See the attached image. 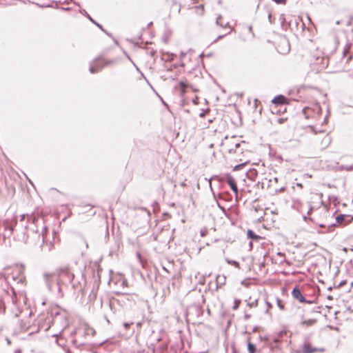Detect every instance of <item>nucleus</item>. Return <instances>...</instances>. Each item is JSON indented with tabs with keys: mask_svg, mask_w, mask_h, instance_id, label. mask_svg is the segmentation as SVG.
Returning a JSON list of instances; mask_svg holds the SVG:
<instances>
[{
	"mask_svg": "<svg viewBox=\"0 0 353 353\" xmlns=\"http://www.w3.org/2000/svg\"><path fill=\"white\" fill-rule=\"evenodd\" d=\"M39 217H38L35 213H32L31 215L28 214H21L20 219L18 220V216L14 215L11 218H6L3 221V227L4 232L3 236L4 239L9 238L13 233L14 231L19 232L21 233V237L19 236V240L26 243L28 241V235L26 234V231L28 228V224H35L38 221Z\"/></svg>",
	"mask_w": 353,
	"mask_h": 353,
	"instance_id": "obj_1",
	"label": "nucleus"
},
{
	"mask_svg": "<svg viewBox=\"0 0 353 353\" xmlns=\"http://www.w3.org/2000/svg\"><path fill=\"white\" fill-rule=\"evenodd\" d=\"M303 113L307 120H311L310 127L314 130L316 125L323 124L325 119L322 116V110L318 103H314L303 108Z\"/></svg>",
	"mask_w": 353,
	"mask_h": 353,
	"instance_id": "obj_2",
	"label": "nucleus"
},
{
	"mask_svg": "<svg viewBox=\"0 0 353 353\" xmlns=\"http://www.w3.org/2000/svg\"><path fill=\"white\" fill-rule=\"evenodd\" d=\"M221 152L226 153H236L240 147V141L236 137H225L221 145Z\"/></svg>",
	"mask_w": 353,
	"mask_h": 353,
	"instance_id": "obj_3",
	"label": "nucleus"
},
{
	"mask_svg": "<svg viewBox=\"0 0 353 353\" xmlns=\"http://www.w3.org/2000/svg\"><path fill=\"white\" fill-rule=\"evenodd\" d=\"M113 63L112 60L106 59L102 57H99L91 63L89 71L92 74H95L102 70L105 67L111 65Z\"/></svg>",
	"mask_w": 353,
	"mask_h": 353,
	"instance_id": "obj_4",
	"label": "nucleus"
},
{
	"mask_svg": "<svg viewBox=\"0 0 353 353\" xmlns=\"http://www.w3.org/2000/svg\"><path fill=\"white\" fill-rule=\"evenodd\" d=\"M57 274L59 283H71L74 277L68 266L60 268L57 270Z\"/></svg>",
	"mask_w": 353,
	"mask_h": 353,
	"instance_id": "obj_5",
	"label": "nucleus"
},
{
	"mask_svg": "<svg viewBox=\"0 0 353 353\" xmlns=\"http://www.w3.org/2000/svg\"><path fill=\"white\" fill-rule=\"evenodd\" d=\"M215 30L218 32L219 38H222L223 36L227 35L231 30L230 26L228 22H225L222 17H219L216 19V26Z\"/></svg>",
	"mask_w": 353,
	"mask_h": 353,
	"instance_id": "obj_6",
	"label": "nucleus"
},
{
	"mask_svg": "<svg viewBox=\"0 0 353 353\" xmlns=\"http://www.w3.org/2000/svg\"><path fill=\"white\" fill-rule=\"evenodd\" d=\"M309 61L312 69L316 70L317 72L325 69L328 64L327 59L324 56L321 55H319L317 61H314V59H310Z\"/></svg>",
	"mask_w": 353,
	"mask_h": 353,
	"instance_id": "obj_7",
	"label": "nucleus"
},
{
	"mask_svg": "<svg viewBox=\"0 0 353 353\" xmlns=\"http://www.w3.org/2000/svg\"><path fill=\"white\" fill-rule=\"evenodd\" d=\"M312 316L307 318L305 316L301 317L300 325L303 327H310L315 325L318 322V319L316 315L319 314V312L316 310L311 311Z\"/></svg>",
	"mask_w": 353,
	"mask_h": 353,
	"instance_id": "obj_8",
	"label": "nucleus"
},
{
	"mask_svg": "<svg viewBox=\"0 0 353 353\" xmlns=\"http://www.w3.org/2000/svg\"><path fill=\"white\" fill-rule=\"evenodd\" d=\"M331 143V138L328 134H323L321 137H317L315 141L316 146L321 150L328 148Z\"/></svg>",
	"mask_w": 353,
	"mask_h": 353,
	"instance_id": "obj_9",
	"label": "nucleus"
},
{
	"mask_svg": "<svg viewBox=\"0 0 353 353\" xmlns=\"http://www.w3.org/2000/svg\"><path fill=\"white\" fill-rule=\"evenodd\" d=\"M292 295L294 299L299 301L300 303H310V301H307L303 294L301 293L300 289L298 287H295L292 292Z\"/></svg>",
	"mask_w": 353,
	"mask_h": 353,
	"instance_id": "obj_10",
	"label": "nucleus"
},
{
	"mask_svg": "<svg viewBox=\"0 0 353 353\" xmlns=\"http://www.w3.org/2000/svg\"><path fill=\"white\" fill-rule=\"evenodd\" d=\"M179 88L181 91V95H183L189 89H191L194 92H196L197 91V89H194L192 87L191 85H190L189 83H188L187 81H181V82H179Z\"/></svg>",
	"mask_w": 353,
	"mask_h": 353,
	"instance_id": "obj_11",
	"label": "nucleus"
},
{
	"mask_svg": "<svg viewBox=\"0 0 353 353\" xmlns=\"http://www.w3.org/2000/svg\"><path fill=\"white\" fill-rule=\"evenodd\" d=\"M225 180H226L227 183L230 185V187L232 190V191L235 194H237L238 193V188H237V185H236L234 179L232 176L228 175L226 176Z\"/></svg>",
	"mask_w": 353,
	"mask_h": 353,
	"instance_id": "obj_12",
	"label": "nucleus"
},
{
	"mask_svg": "<svg viewBox=\"0 0 353 353\" xmlns=\"http://www.w3.org/2000/svg\"><path fill=\"white\" fill-rule=\"evenodd\" d=\"M83 330L85 336H94L96 334L95 330L87 323L83 325Z\"/></svg>",
	"mask_w": 353,
	"mask_h": 353,
	"instance_id": "obj_13",
	"label": "nucleus"
},
{
	"mask_svg": "<svg viewBox=\"0 0 353 353\" xmlns=\"http://www.w3.org/2000/svg\"><path fill=\"white\" fill-rule=\"evenodd\" d=\"M272 102L276 105H283V104H287L288 100L284 96L279 95V96L274 97L272 99Z\"/></svg>",
	"mask_w": 353,
	"mask_h": 353,
	"instance_id": "obj_14",
	"label": "nucleus"
},
{
	"mask_svg": "<svg viewBox=\"0 0 353 353\" xmlns=\"http://www.w3.org/2000/svg\"><path fill=\"white\" fill-rule=\"evenodd\" d=\"M247 236L249 239L256 241H259V240L264 239V237L256 235L252 230H248L247 231Z\"/></svg>",
	"mask_w": 353,
	"mask_h": 353,
	"instance_id": "obj_15",
	"label": "nucleus"
},
{
	"mask_svg": "<svg viewBox=\"0 0 353 353\" xmlns=\"http://www.w3.org/2000/svg\"><path fill=\"white\" fill-rule=\"evenodd\" d=\"M247 236L249 239L256 241H259V240L264 239V237L256 235L252 230H248L247 231Z\"/></svg>",
	"mask_w": 353,
	"mask_h": 353,
	"instance_id": "obj_16",
	"label": "nucleus"
},
{
	"mask_svg": "<svg viewBox=\"0 0 353 353\" xmlns=\"http://www.w3.org/2000/svg\"><path fill=\"white\" fill-rule=\"evenodd\" d=\"M247 236L249 239L256 241H259V240L264 239V237L256 235L252 230H248L247 231Z\"/></svg>",
	"mask_w": 353,
	"mask_h": 353,
	"instance_id": "obj_17",
	"label": "nucleus"
},
{
	"mask_svg": "<svg viewBox=\"0 0 353 353\" xmlns=\"http://www.w3.org/2000/svg\"><path fill=\"white\" fill-rule=\"evenodd\" d=\"M319 55L323 56V52L319 49L316 48L311 53L310 59H314V61H317L319 59Z\"/></svg>",
	"mask_w": 353,
	"mask_h": 353,
	"instance_id": "obj_18",
	"label": "nucleus"
},
{
	"mask_svg": "<svg viewBox=\"0 0 353 353\" xmlns=\"http://www.w3.org/2000/svg\"><path fill=\"white\" fill-rule=\"evenodd\" d=\"M316 351V349L313 347L310 344H305L303 347V353H314Z\"/></svg>",
	"mask_w": 353,
	"mask_h": 353,
	"instance_id": "obj_19",
	"label": "nucleus"
},
{
	"mask_svg": "<svg viewBox=\"0 0 353 353\" xmlns=\"http://www.w3.org/2000/svg\"><path fill=\"white\" fill-rule=\"evenodd\" d=\"M276 305L279 307V308L281 310H284L285 309V303L283 300H281V299H279L278 297L276 298Z\"/></svg>",
	"mask_w": 353,
	"mask_h": 353,
	"instance_id": "obj_20",
	"label": "nucleus"
},
{
	"mask_svg": "<svg viewBox=\"0 0 353 353\" xmlns=\"http://www.w3.org/2000/svg\"><path fill=\"white\" fill-rule=\"evenodd\" d=\"M248 351L250 353H255V351H256L255 345L254 344H252V343H250V341L248 342Z\"/></svg>",
	"mask_w": 353,
	"mask_h": 353,
	"instance_id": "obj_21",
	"label": "nucleus"
},
{
	"mask_svg": "<svg viewBox=\"0 0 353 353\" xmlns=\"http://www.w3.org/2000/svg\"><path fill=\"white\" fill-rule=\"evenodd\" d=\"M208 230L207 228H203L201 229V230H200L201 236L205 237L208 235Z\"/></svg>",
	"mask_w": 353,
	"mask_h": 353,
	"instance_id": "obj_22",
	"label": "nucleus"
},
{
	"mask_svg": "<svg viewBox=\"0 0 353 353\" xmlns=\"http://www.w3.org/2000/svg\"><path fill=\"white\" fill-rule=\"evenodd\" d=\"M240 303H241V300L236 299L234 301V305L233 306V310H237L239 307Z\"/></svg>",
	"mask_w": 353,
	"mask_h": 353,
	"instance_id": "obj_23",
	"label": "nucleus"
},
{
	"mask_svg": "<svg viewBox=\"0 0 353 353\" xmlns=\"http://www.w3.org/2000/svg\"><path fill=\"white\" fill-rule=\"evenodd\" d=\"M41 321V319H40V320L39 321V322H38V328H37V330L35 331V332H37L39 331V329L43 326V323H42ZM33 332H34V331H33V330H32V331H31V332H30V334H32Z\"/></svg>",
	"mask_w": 353,
	"mask_h": 353,
	"instance_id": "obj_24",
	"label": "nucleus"
},
{
	"mask_svg": "<svg viewBox=\"0 0 353 353\" xmlns=\"http://www.w3.org/2000/svg\"><path fill=\"white\" fill-rule=\"evenodd\" d=\"M265 304L267 305V311H268V312H269L270 311V310L272 309V305L271 303L269 302L268 301H265Z\"/></svg>",
	"mask_w": 353,
	"mask_h": 353,
	"instance_id": "obj_25",
	"label": "nucleus"
},
{
	"mask_svg": "<svg viewBox=\"0 0 353 353\" xmlns=\"http://www.w3.org/2000/svg\"><path fill=\"white\" fill-rule=\"evenodd\" d=\"M40 236L42 238V245L44 244V226L42 227Z\"/></svg>",
	"mask_w": 353,
	"mask_h": 353,
	"instance_id": "obj_26",
	"label": "nucleus"
},
{
	"mask_svg": "<svg viewBox=\"0 0 353 353\" xmlns=\"http://www.w3.org/2000/svg\"><path fill=\"white\" fill-rule=\"evenodd\" d=\"M286 121H287V118H280L278 119V123L280 124H282L284 122H285Z\"/></svg>",
	"mask_w": 353,
	"mask_h": 353,
	"instance_id": "obj_27",
	"label": "nucleus"
},
{
	"mask_svg": "<svg viewBox=\"0 0 353 353\" xmlns=\"http://www.w3.org/2000/svg\"><path fill=\"white\" fill-rule=\"evenodd\" d=\"M245 164H246V163H242V164H240V165H237L234 167V170H239L241 167H243Z\"/></svg>",
	"mask_w": 353,
	"mask_h": 353,
	"instance_id": "obj_28",
	"label": "nucleus"
},
{
	"mask_svg": "<svg viewBox=\"0 0 353 353\" xmlns=\"http://www.w3.org/2000/svg\"><path fill=\"white\" fill-rule=\"evenodd\" d=\"M228 263H229L230 264L233 265L239 266V263H238V262H236V261H229Z\"/></svg>",
	"mask_w": 353,
	"mask_h": 353,
	"instance_id": "obj_29",
	"label": "nucleus"
},
{
	"mask_svg": "<svg viewBox=\"0 0 353 353\" xmlns=\"http://www.w3.org/2000/svg\"><path fill=\"white\" fill-rule=\"evenodd\" d=\"M195 8L196 10H201L202 12L204 11L203 6H196V7H195Z\"/></svg>",
	"mask_w": 353,
	"mask_h": 353,
	"instance_id": "obj_30",
	"label": "nucleus"
},
{
	"mask_svg": "<svg viewBox=\"0 0 353 353\" xmlns=\"http://www.w3.org/2000/svg\"><path fill=\"white\" fill-rule=\"evenodd\" d=\"M209 112H210V111H209V110H208V111H205V112H201V113L199 114V116H200L201 117H203L206 114H208V113H209Z\"/></svg>",
	"mask_w": 353,
	"mask_h": 353,
	"instance_id": "obj_31",
	"label": "nucleus"
},
{
	"mask_svg": "<svg viewBox=\"0 0 353 353\" xmlns=\"http://www.w3.org/2000/svg\"><path fill=\"white\" fill-rule=\"evenodd\" d=\"M273 1L278 3H285L286 0H273Z\"/></svg>",
	"mask_w": 353,
	"mask_h": 353,
	"instance_id": "obj_32",
	"label": "nucleus"
},
{
	"mask_svg": "<svg viewBox=\"0 0 353 353\" xmlns=\"http://www.w3.org/2000/svg\"><path fill=\"white\" fill-rule=\"evenodd\" d=\"M6 341L8 345H11L12 343L11 340L8 337H6Z\"/></svg>",
	"mask_w": 353,
	"mask_h": 353,
	"instance_id": "obj_33",
	"label": "nucleus"
},
{
	"mask_svg": "<svg viewBox=\"0 0 353 353\" xmlns=\"http://www.w3.org/2000/svg\"><path fill=\"white\" fill-rule=\"evenodd\" d=\"M336 220L339 223H340L342 220H343V216H337Z\"/></svg>",
	"mask_w": 353,
	"mask_h": 353,
	"instance_id": "obj_34",
	"label": "nucleus"
},
{
	"mask_svg": "<svg viewBox=\"0 0 353 353\" xmlns=\"http://www.w3.org/2000/svg\"><path fill=\"white\" fill-rule=\"evenodd\" d=\"M14 353H21V349H17Z\"/></svg>",
	"mask_w": 353,
	"mask_h": 353,
	"instance_id": "obj_35",
	"label": "nucleus"
},
{
	"mask_svg": "<svg viewBox=\"0 0 353 353\" xmlns=\"http://www.w3.org/2000/svg\"><path fill=\"white\" fill-rule=\"evenodd\" d=\"M289 49H290L289 45H287V48H286L285 51H288Z\"/></svg>",
	"mask_w": 353,
	"mask_h": 353,
	"instance_id": "obj_36",
	"label": "nucleus"
},
{
	"mask_svg": "<svg viewBox=\"0 0 353 353\" xmlns=\"http://www.w3.org/2000/svg\"><path fill=\"white\" fill-rule=\"evenodd\" d=\"M41 219L44 221V217L43 215L41 216Z\"/></svg>",
	"mask_w": 353,
	"mask_h": 353,
	"instance_id": "obj_37",
	"label": "nucleus"
},
{
	"mask_svg": "<svg viewBox=\"0 0 353 353\" xmlns=\"http://www.w3.org/2000/svg\"><path fill=\"white\" fill-rule=\"evenodd\" d=\"M32 230H33L35 233H37V232H38V230H34V229H32Z\"/></svg>",
	"mask_w": 353,
	"mask_h": 353,
	"instance_id": "obj_38",
	"label": "nucleus"
},
{
	"mask_svg": "<svg viewBox=\"0 0 353 353\" xmlns=\"http://www.w3.org/2000/svg\"><path fill=\"white\" fill-rule=\"evenodd\" d=\"M41 305H44V300L42 301Z\"/></svg>",
	"mask_w": 353,
	"mask_h": 353,
	"instance_id": "obj_39",
	"label": "nucleus"
},
{
	"mask_svg": "<svg viewBox=\"0 0 353 353\" xmlns=\"http://www.w3.org/2000/svg\"><path fill=\"white\" fill-rule=\"evenodd\" d=\"M39 6H40L41 8H43V7H44V6H43V5H39Z\"/></svg>",
	"mask_w": 353,
	"mask_h": 353,
	"instance_id": "obj_40",
	"label": "nucleus"
}]
</instances>
